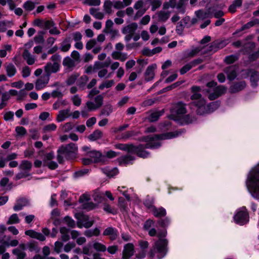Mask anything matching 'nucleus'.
I'll return each mask as SVG.
<instances>
[{"instance_id":"774afa93","label":"nucleus","mask_w":259,"mask_h":259,"mask_svg":"<svg viewBox=\"0 0 259 259\" xmlns=\"http://www.w3.org/2000/svg\"><path fill=\"white\" fill-rule=\"evenodd\" d=\"M64 221L65 223L70 227H74L75 225V222L68 216L65 217Z\"/></svg>"},{"instance_id":"f257e3e1","label":"nucleus","mask_w":259,"mask_h":259,"mask_svg":"<svg viewBox=\"0 0 259 259\" xmlns=\"http://www.w3.org/2000/svg\"><path fill=\"white\" fill-rule=\"evenodd\" d=\"M179 135L178 132H170L166 134L155 135L154 136H147L143 138V141L146 143L145 146L140 145L137 147L134 146V150L132 152H135L141 157L146 158L149 153L144 150L145 148L155 149L160 146V140L169 139L176 137Z\"/></svg>"},{"instance_id":"4c0bfd02","label":"nucleus","mask_w":259,"mask_h":259,"mask_svg":"<svg viewBox=\"0 0 259 259\" xmlns=\"http://www.w3.org/2000/svg\"><path fill=\"white\" fill-rule=\"evenodd\" d=\"M158 20L160 21L165 22L170 16V13L168 12L160 11L157 13Z\"/></svg>"},{"instance_id":"4468645a","label":"nucleus","mask_w":259,"mask_h":259,"mask_svg":"<svg viewBox=\"0 0 259 259\" xmlns=\"http://www.w3.org/2000/svg\"><path fill=\"white\" fill-rule=\"evenodd\" d=\"M90 199V196L87 194L82 195L79 198V201L82 203V207L87 210H91L95 207L97 205L92 202H89Z\"/></svg>"},{"instance_id":"5fc2aeb1","label":"nucleus","mask_w":259,"mask_h":259,"mask_svg":"<svg viewBox=\"0 0 259 259\" xmlns=\"http://www.w3.org/2000/svg\"><path fill=\"white\" fill-rule=\"evenodd\" d=\"M8 5L10 10H13L15 7V5L13 0H1V5L5 6Z\"/></svg>"},{"instance_id":"6e6552de","label":"nucleus","mask_w":259,"mask_h":259,"mask_svg":"<svg viewBox=\"0 0 259 259\" xmlns=\"http://www.w3.org/2000/svg\"><path fill=\"white\" fill-rule=\"evenodd\" d=\"M235 222L240 225H243L249 221L248 214L245 207H241L237 211L234 217Z\"/></svg>"},{"instance_id":"37998d69","label":"nucleus","mask_w":259,"mask_h":259,"mask_svg":"<svg viewBox=\"0 0 259 259\" xmlns=\"http://www.w3.org/2000/svg\"><path fill=\"white\" fill-rule=\"evenodd\" d=\"M177 0H169L168 2H165L163 5V8L164 9H167L169 8H177L178 3H177Z\"/></svg>"},{"instance_id":"bb28decb","label":"nucleus","mask_w":259,"mask_h":259,"mask_svg":"<svg viewBox=\"0 0 259 259\" xmlns=\"http://www.w3.org/2000/svg\"><path fill=\"white\" fill-rule=\"evenodd\" d=\"M87 156L92 159L94 162L100 161L103 157H102L101 153L95 150H92L87 153Z\"/></svg>"},{"instance_id":"338daca9","label":"nucleus","mask_w":259,"mask_h":259,"mask_svg":"<svg viewBox=\"0 0 259 259\" xmlns=\"http://www.w3.org/2000/svg\"><path fill=\"white\" fill-rule=\"evenodd\" d=\"M161 5V2L159 0H152L151 2L152 10L155 11L156 9L160 7Z\"/></svg>"},{"instance_id":"3c124183","label":"nucleus","mask_w":259,"mask_h":259,"mask_svg":"<svg viewBox=\"0 0 259 259\" xmlns=\"http://www.w3.org/2000/svg\"><path fill=\"white\" fill-rule=\"evenodd\" d=\"M78 77V75L77 74H72V75H70L66 79V83L68 85H71L73 84L75 82Z\"/></svg>"},{"instance_id":"72a5a7b5","label":"nucleus","mask_w":259,"mask_h":259,"mask_svg":"<svg viewBox=\"0 0 259 259\" xmlns=\"http://www.w3.org/2000/svg\"><path fill=\"white\" fill-rule=\"evenodd\" d=\"M63 65L68 68H70L75 66V62L69 57H66L63 59Z\"/></svg>"},{"instance_id":"603ef678","label":"nucleus","mask_w":259,"mask_h":259,"mask_svg":"<svg viewBox=\"0 0 259 259\" xmlns=\"http://www.w3.org/2000/svg\"><path fill=\"white\" fill-rule=\"evenodd\" d=\"M23 7L25 10L30 11L34 9L35 5L31 1H27L24 4Z\"/></svg>"},{"instance_id":"c85d7f7f","label":"nucleus","mask_w":259,"mask_h":259,"mask_svg":"<svg viewBox=\"0 0 259 259\" xmlns=\"http://www.w3.org/2000/svg\"><path fill=\"white\" fill-rule=\"evenodd\" d=\"M116 149H120L128 152H132L134 150V146L124 144H117L114 145Z\"/></svg>"},{"instance_id":"2eb2a0df","label":"nucleus","mask_w":259,"mask_h":259,"mask_svg":"<svg viewBox=\"0 0 259 259\" xmlns=\"http://www.w3.org/2000/svg\"><path fill=\"white\" fill-rule=\"evenodd\" d=\"M201 89L200 87L198 86H193L191 88V91L193 92V95L191 97V99L193 100H196L194 103L195 105L197 107V104H200V101L201 99H204L201 97V95L200 94V92L201 91Z\"/></svg>"},{"instance_id":"39448f33","label":"nucleus","mask_w":259,"mask_h":259,"mask_svg":"<svg viewBox=\"0 0 259 259\" xmlns=\"http://www.w3.org/2000/svg\"><path fill=\"white\" fill-rule=\"evenodd\" d=\"M199 102L200 105L196 104L197 106L196 111L197 114L200 115L212 112L217 109L220 105V103L219 101L213 102L208 105H205L204 99H201Z\"/></svg>"},{"instance_id":"680f3d73","label":"nucleus","mask_w":259,"mask_h":259,"mask_svg":"<svg viewBox=\"0 0 259 259\" xmlns=\"http://www.w3.org/2000/svg\"><path fill=\"white\" fill-rule=\"evenodd\" d=\"M118 169L116 168H114L112 170H104V172L108 177H113L114 176L116 175L118 173Z\"/></svg>"},{"instance_id":"a18cd8bd","label":"nucleus","mask_w":259,"mask_h":259,"mask_svg":"<svg viewBox=\"0 0 259 259\" xmlns=\"http://www.w3.org/2000/svg\"><path fill=\"white\" fill-rule=\"evenodd\" d=\"M113 7V2L110 1H106L104 4V9L106 13L110 14L112 12V8Z\"/></svg>"},{"instance_id":"6ab92c4d","label":"nucleus","mask_w":259,"mask_h":259,"mask_svg":"<svg viewBox=\"0 0 259 259\" xmlns=\"http://www.w3.org/2000/svg\"><path fill=\"white\" fill-rule=\"evenodd\" d=\"M59 69L60 65L57 63H52L51 62H48L44 67L45 71L47 73L46 75H48L49 77L52 73L58 72Z\"/></svg>"},{"instance_id":"052dcab7","label":"nucleus","mask_w":259,"mask_h":259,"mask_svg":"<svg viewBox=\"0 0 259 259\" xmlns=\"http://www.w3.org/2000/svg\"><path fill=\"white\" fill-rule=\"evenodd\" d=\"M18 241L17 240H13L11 241L10 242L3 241V242H1V244H2V245L4 246H16L18 244Z\"/></svg>"},{"instance_id":"412c9836","label":"nucleus","mask_w":259,"mask_h":259,"mask_svg":"<svg viewBox=\"0 0 259 259\" xmlns=\"http://www.w3.org/2000/svg\"><path fill=\"white\" fill-rule=\"evenodd\" d=\"M25 248L24 244H21L18 248L13 249V253L17 257L18 259H23L26 256L24 251Z\"/></svg>"},{"instance_id":"7ed1b4c3","label":"nucleus","mask_w":259,"mask_h":259,"mask_svg":"<svg viewBox=\"0 0 259 259\" xmlns=\"http://www.w3.org/2000/svg\"><path fill=\"white\" fill-rule=\"evenodd\" d=\"M167 245L168 240L167 239H158L155 242L149 252V254L151 257L156 256L159 259L163 257L167 251Z\"/></svg>"},{"instance_id":"4be33fe9","label":"nucleus","mask_w":259,"mask_h":259,"mask_svg":"<svg viewBox=\"0 0 259 259\" xmlns=\"http://www.w3.org/2000/svg\"><path fill=\"white\" fill-rule=\"evenodd\" d=\"M246 85V84L244 81L235 83L230 87V91L233 93L238 92L243 90Z\"/></svg>"},{"instance_id":"4d7b16f0","label":"nucleus","mask_w":259,"mask_h":259,"mask_svg":"<svg viewBox=\"0 0 259 259\" xmlns=\"http://www.w3.org/2000/svg\"><path fill=\"white\" fill-rule=\"evenodd\" d=\"M103 209L104 211L108 213L115 214L117 211L115 209L112 208L109 204L105 203L103 206Z\"/></svg>"},{"instance_id":"b1692460","label":"nucleus","mask_w":259,"mask_h":259,"mask_svg":"<svg viewBox=\"0 0 259 259\" xmlns=\"http://www.w3.org/2000/svg\"><path fill=\"white\" fill-rule=\"evenodd\" d=\"M71 116L70 109H67L60 110L57 116L56 120L60 122L64 121L65 119Z\"/></svg>"},{"instance_id":"9d476101","label":"nucleus","mask_w":259,"mask_h":259,"mask_svg":"<svg viewBox=\"0 0 259 259\" xmlns=\"http://www.w3.org/2000/svg\"><path fill=\"white\" fill-rule=\"evenodd\" d=\"M32 167V163L28 160H23L19 166L20 172L17 175L19 179L27 177L29 176V172Z\"/></svg>"},{"instance_id":"58836bf2","label":"nucleus","mask_w":259,"mask_h":259,"mask_svg":"<svg viewBox=\"0 0 259 259\" xmlns=\"http://www.w3.org/2000/svg\"><path fill=\"white\" fill-rule=\"evenodd\" d=\"M57 125L55 123H50L45 125L42 128L44 133H48L56 131Z\"/></svg>"},{"instance_id":"bf43d9fd","label":"nucleus","mask_w":259,"mask_h":259,"mask_svg":"<svg viewBox=\"0 0 259 259\" xmlns=\"http://www.w3.org/2000/svg\"><path fill=\"white\" fill-rule=\"evenodd\" d=\"M44 34L43 32H40L34 37V40L36 44L42 43L44 41Z\"/></svg>"},{"instance_id":"20e7f679","label":"nucleus","mask_w":259,"mask_h":259,"mask_svg":"<svg viewBox=\"0 0 259 259\" xmlns=\"http://www.w3.org/2000/svg\"><path fill=\"white\" fill-rule=\"evenodd\" d=\"M217 82L212 81L206 84V88L202 90L204 94H208V98L210 100H214L219 96L225 94L226 88L224 86L220 85L216 87Z\"/></svg>"},{"instance_id":"cd10ccee","label":"nucleus","mask_w":259,"mask_h":259,"mask_svg":"<svg viewBox=\"0 0 259 259\" xmlns=\"http://www.w3.org/2000/svg\"><path fill=\"white\" fill-rule=\"evenodd\" d=\"M22 56L28 65H31L34 63L35 58L27 49L24 50Z\"/></svg>"},{"instance_id":"de8ad7c7","label":"nucleus","mask_w":259,"mask_h":259,"mask_svg":"<svg viewBox=\"0 0 259 259\" xmlns=\"http://www.w3.org/2000/svg\"><path fill=\"white\" fill-rule=\"evenodd\" d=\"M20 222V219L16 213H14L12 214L10 218H9L8 221L7 222V224L8 225L10 224H17Z\"/></svg>"},{"instance_id":"dca6fc26","label":"nucleus","mask_w":259,"mask_h":259,"mask_svg":"<svg viewBox=\"0 0 259 259\" xmlns=\"http://www.w3.org/2000/svg\"><path fill=\"white\" fill-rule=\"evenodd\" d=\"M134 253V246L132 243H127L124 246L122 251V259H130Z\"/></svg>"},{"instance_id":"f3484780","label":"nucleus","mask_w":259,"mask_h":259,"mask_svg":"<svg viewBox=\"0 0 259 259\" xmlns=\"http://www.w3.org/2000/svg\"><path fill=\"white\" fill-rule=\"evenodd\" d=\"M157 67L156 64H153L148 66L145 73V79L147 81L152 80L155 76V70Z\"/></svg>"},{"instance_id":"f704fd0d","label":"nucleus","mask_w":259,"mask_h":259,"mask_svg":"<svg viewBox=\"0 0 259 259\" xmlns=\"http://www.w3.org/2000/svg\"><path fill=\"white\" fill-rule=\"evenodd\" d=\"M188 2V0H178L177 9L179 13L184 14L185 12V5L187 4Z\"/></svg>"},{"instance_id":"f03ea898","label":"nucleus","mask_w":259,"mask_h":259,"mask_svg":"<svg viewBox=\"0 0 259 259\" xmlns=\"http://www.w3.org/2000/svg\"><path fill=\"white\" fill-rule=\"evenodd\" d=\"M246 186L252 196L259 200V163L250 171Z\"/></svg>"},{"instance_id":"9b49d317","label":"nucleus","mask_w":259,"mask_h":259,"mask_svg":"<svg viewBox=\"0 0 259 259\" xmlns=\"http://www.w3.org/2000/svg\"><path fill=\"white\" fill-rule=\"evenodd\" d=\"M103 103V97L101 95H97L94 99V102L88 101L86 106L89 111L96 110L100 108Z\"/></svg>"},{"instance_id":"c03bdc74","label":"nucleus","mask_w":259,"mask_h":259,"mask_svg":"<svg viewBox=\"0 0 259 259\" xmlns=\"http://www.w3.org/2000/svg\"><path fill=\"white\" fill-rule=\"evenodd\" d=\"M70 47V42L69 39H66L61 43L60 49L62 52H66L69 51Z\"/></svg>"},{"instance_id":"423d86ee","label":"nucleus","mask_w":259,"mask_h":259,"mask_svg":"<svg viewBox=\"0 0 259 259\" xmlns=\"http://www.w3.org/2000/svg\"><path fill=\"white\" fill-rule=\"evenodd\" d=\"M78 147L75 144L70 143L65 146H61L58 150L62 153L67 158H75L77 154Z\"/></svg>"},{"instance_id":"09e8293b","label":"nucleus","mask_w":259,"mask_h":259,"mask_svg":"<svg viewBox=\"0 0 259 259\" xmlns=\"http://www.w3.org/2000/svg\"><path fill=\"white\" fill-rule=\"evenodd\" d=\"M100 230L98 228H95L93 230H90L86 231L84 234L87 237H92L93 236H98L100 234Z\"/></svg>"},{"instance_id":"864d4df0","label":"nucleus","mask_w":259,"mask_h":259,"mask_svg":"<svg viewBox=\"0 0 259 259\" xmlns=\"http://www.w3.org/2000/svg\"><path fill=\"white\" fill-rule=\"evenodd\" d=\"M107 34H109L111 39H114L118 35V30L115 29H111L104 32Z\"/></svg>"},{"instance_id":"c9c22d12","label":"nucleus","mask_w":259,"mask_h":259,"mask_svg":"<svg viewBox=\"0 0 259 259\" xmlns=\"http://www.w3.org/2000/svg\"><path fill=\"white\" fill-rule=\"evenodd\" d=\"M114 81L113 79L106 80L102 82L99 86V89L102 90L105 88L108 89L112 87L114 84Z\"/></svg>"},{"instance_id":"49530a36","label":"nucleus","mask_w":259,"mask_h":259,"mask_svg":"<svg viewBox=\"0 0 259 259\" xmlns=\"http://www.w3.org/2000/svg\"><path fill=\"white\" fill-rule=\"evenodd\" d=\"M113 111L112 106L110 104L106 105L101 110V114L109 116Z\"/></svg>"},{"instance_id":"f8f14e48","label":"nucleus","mask_w":259,"mask_h":259,"mask_svg":"<svg viewBox=\"0 0 259 259\" xmlns=\"http://www.w3.org/2000/svg\"><path fill=\"white\" fill-rule=\"evenodd\" d=\"M75 217L77 220V226L80 228H89L93 225L92 222L89 221V217L81 213H76Z\"/></svg>"},{"instance_id":"0eeeda50","label":"nucleus","mask_w":259,"mask_h":259,"mask_svg":"<svg viewBox=\"0 0 259 259\" xmlns=\"http://www.w3.org/2000/svg\"><path fill=\"white\" fill-rule=\"evenodd\" d=\"M108 63L96 61L94 64V71H98V75L100 78H109L112 76V73H108V70L104 68V66L108 67Z\"/></svg>"},{"instance_id":"ddd939ff","label":"nucleus","mask_w":259,"mask_h":259,"mask_svg":"<svg viewBox=\"0 0 259 259\" xmlns=\"http://www.w3.org/2000/svg\"><path fill=\"white\" fill-rule=\"evenodd\" d=\"M186 113V105L182 102H179L175 105L172 113L177 117H182Z\"/></svg>"},{"instance_id":"ea45409f","label":"nucleus","mask_w":259,"mask_h":259,"mask_svg":"<svg viewBox=\"0 0 259 259\" xmlns=\"http://www.w3.org/2000/svg\"><path fill=\"white\" fill-rule=\"evenodd\" d=\"M90 14L95 17L96 19H102L104 18V14L103 13L98 11L96 9L92 8L90 9Z\"/></svg>"},{"instance_id":"0e129e2a","label":"nucleus","mask_w":259,"mask_h":259,"mask_svg":"<svg viewBox=\"0 0 259 259\" xmlns=\"http://www.w3.org/2000/svg\"><path fill=\"white\" fill-rule=\"evenodd\" d=\"M51 60L53 62V63H57L58 65H60L61 56L57 54H54L51 57Z\"/></svg>"},{"instance_id":"a19ab883","label":"nucleus","mask_w":259,"mask_h":259,"mask_svg":"<svg viewBox=\"0 0 259 259\" xmlns=\"http://www.w3.org/2000/svg\"><path fill=\"white\" fill-rule=\"evenodd\" d=\"M195 14L197 17L201 20L205 19L209 17V13L200 10L196 11Z\"/></svg>"},{"instance_id":"79ce46f5","label":"nucleus","mask_w":259,"mask_h":259,"mask_svg":"<svg viewBox=\"0 0 259 259\" xmlns=\"http://www.w3.org/2000/svg\"><path fill=\"white\" fill-rule=\"evenodd\" d=\"M162 114L161 111H154L150 113L149 117V120L151 122H154L158 120L159 117Z\"/></svg>"},{"instance_id":"1a4fd4ad","label":"nucleus","mask_w":259,"mask_h":259,"mask_svg":"<svg viewBox=\"0 0 259 259\" xmlns=\"http://www.w3.org/2000/svg\"><path fill=\"white\" fill-rule=\"evenodd\" d=\"M138 24L136 23H132L122 29V33L125 34L124 40L126 42H128L132 38L136 31L138 29Z\"/></svg>"},{"instance_id":"69168bd1","label":"nucleus","mask_w":259,"mask_h":259,"mask_svg":"<svg viewBox=\"0 0 259 259\" xmlns=\"http://www.w3.org/2000/svg\"><path fill=\"white\" fill-rule=\"evenodd\" d=\"M238 57L234 55H230L226 57L225 61L227 64H231L237 60Z\"/></svg>"},{"instance_id":"a878e982","label":"nucleus","mask_w":259,"mask_h":259,"mask_svg":"<svg viewBox=\"0 0 259 259\" xmlns=\"http://www.w3.org/2000/svg\"><path fill=\"white\" fill-rule=\"evenodd\" d=\"M28 204L29 201L26 198H20L17 200L13 208L15 211H19Z\"/></svg>"},{"instance_id":"6e6d98bb","label":"nucleus","mask_w":259,"mask_h":259,"mask_svg":"<svg viewBox=\"0 0 259 259\" xmlns=\"http://www.w3.org/2000/svg\"><path fill=\"white\" fill-rule=\"evenodd\" d=\"M228 44L227 40H215L214 41V45L217 46L218 50L225 47Z\"/></svg>"},{"instance_id":"e2e57ef3","label":"nucleus","mask_w":259,"mask_h":259,"mask_svg":"<svg viewBox=\"0 0 259 259\" xmlns=\"http://www.w3.org/2000/svg\"><path fill=\"white\" fill-rule=\"evenodd\" d=\"M72 101L75 106H79L81 104V98L77 95H74L72 97Z\"/></svg>"},{"instance_id":"8fccbe9b","label":"nucleus","mask_w":259,"mask_h":259,"mask_svg":"<svg viewBox=\"0 0 259 259\" xmlns=\"http://www.w3.org/2000/svg\"><path fill=\"white\" fill-rule=\"evenodd\" d=\"M15 132L18 136H24L27 133L26 130L23 126H18L16 127Z\"/></svg>"},{"instance_id":"e433bc0d","label":"nucleus","mask_w":259,"mask_h":259,"mask_svg":"<svg viewBox=\"0 0 259 259\" xmlns=\"http://www.w3.org/2000/svg\"><path fill=\"white\" fill-rule=\"evenodd\" d=\"M153 213L156 217H162L166 214V210L164 208L160 207L159 208H153L152 209Z\"/></svg>"},{"instance_id":"5701e85b","label":"nucleus","mask_w":259,"mask_h":259,"mask_svg":"<svg viewBox=\"0 0 259 259\" xmlns=\"http://www.w3.org/2000/svg\"><path fill=\"white\" fill-rule=\"evenodd\" d=\"M25 234L31 238L37 239L41 241H45L46 239V237L43 234L32 230L26 231Z\"/></svg>"},{"instance_id":"473e14b6","label":"nucleus","mask_w":259,"mask_h":259,"mask_svg":"<svg viewBox=\"0 0 259 259\" xmlns=\"http://www.w3.org/2000/svg\"><path fill=\"white\" fill-rule=\"evenodd\" d=\"M102 136V132L99 130H97L88 136V139L90 141H94L101 138Z\"/></svg>"},{"instance_id":"a211bd4d","label":"nucleus","mask_w":259,"mask_h":259,"mask_svg":"<svg viewBox=\"0 0 259 259\" xmlns=\"http://www.w3.org/2000/svg\"><path fill=\"white\" fill-rule=\"evenodd\" d=\"M50 79L48 75H43L39 77L35 82V89L40 90L45 88L48 84Z\"/></svg>"},{"instance_id":"7c9ffc66","label":"nucleus","mask_w":259,"mask_h":259,"mask_svg":"<svg viewBox=\"0 0 259 259\" xmlns=\"http://www.w3.org/2000/svg\"><path fill=\"white\" fill-rule=\"evenodd\" d=\"M90 246H93L97 251L104 252L107 249L105 245L98 242H93L92 244H90Z\"/></svg>"},{"instance_id":"2f4dec72","label":"nucleus","mask_w":259,"mask_h":259,"mask_svg":"<svg viewBox=\"0 0 259 259\" xmlns=\"http://www.w3.org/2000/svg\"><path fill=\"white\" fill-rule=\"evenodd\" d=\"M5 68L8 76L12 77L15 74L16 68L13 64L9 63L7 64Z\"/></svg>"},{"instance_id":"393cba45","label":"nucleus","mask_w":259,"mask_h":259,"mask_svg":"<svg viewBox=\"0 0 259 259\" xmlns=\"http://www.w3.org/2000/svg\"><path fill=\"white\" fill-rule=\"evenodd\" d=\"M225 72L227 74L228 79L232 80L237 76L236 67L233 66L227 67L225 69Z\"/></svg>"},{"instance_id":"aec40b11","label":"nucleus","mask_w":259,"mask_h":259,"mask_svg":"<svg viewBox=\"0 0 259 259\" xmlns=\"http://www.w3.org/2000/svg\"><path fill=\"white\" fill-rule=\"evenodd\" d=\"M103 235L108 236L111 240H115L118 236L117 230L112 227H108L104 231Z\"/></svg>"},{"instance_id":"13d9d810","label":"nucleus","mask_w":259,"mask_h":259,"mask_svg":"<svg viewBox=\"0 0 259 259\" xmlns=\"http://www.w3.org/2000/svg\"><path fill=\"white\" fill-rule=\"evenodd\" d=\"M73 128L72 124L71 122H67L62 126V131L64 133H68Z\"/></svg>"},{"instance_id":"c756f323","label":"nucleus","mask_w":259,"mask_h":259,"mask_svg":"<svg viewBox=\"0 0 259 259\" xmlns=\"http://www.w3.org/2000/svg\"><path fill=\"white\" fill-rule=\"evenodd\" d=\"M249 74L251 84L255 87L257 85L256 82L259 80V73L256 71H250Z\"/></svg>"}]
</instances>
